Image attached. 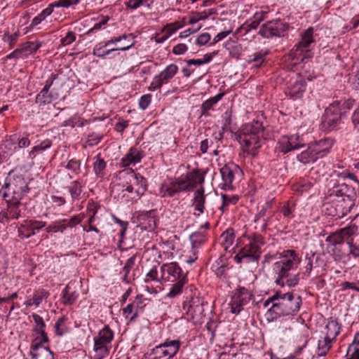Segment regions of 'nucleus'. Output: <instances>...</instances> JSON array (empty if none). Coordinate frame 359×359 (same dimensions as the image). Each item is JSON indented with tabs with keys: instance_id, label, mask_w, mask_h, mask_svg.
Wrapping results in <instances>:
<instances>
[{
	"instance_id": "obj_34",
	"label": "nucleus",
	"mask_w": 359,
	"mask_h": 359,
	"mask_svg": "<svg viewBox=\"0 0 359 359\" xmlns=\"http://www.w3.org/2000/svg\"><path fill=\"white\" fill-rule=\"evenodd\" d=\"M313 29L312 27H309L305 31L302 35L301 41L297 46V48L301 47H308L311 43L313 42Z\"/></svg>"
},
{
	"instance_id": "obj_5",
	"label": "nucleus",
	"mask_w": 359,
	"mask_h": 359,
	"mask_svg": "<svg viewBox=\"0 0 359 359\" xmlns=\"http://www.w3.org/2000/svg\"><path fill=\"white\" fill-rule=\"evenodd\" d=\"M261 125L259 122L243 126L237 134V140L241 145L245 146L248 151L255 154V150L259 145V134Z\"/></svg>"
},
{
	"instance_id": "obj_38",
	"label": "nucleus",
	"mask_w": 359,
	"mask_h": 359,
	"mask_svg": "<svg viewBox=\"0 0 359 359\" xmlns=\"http://www.w3.org/2000/svg\"><path fill=\"white\" fill-rule=\"evenodd\" d=\"M49 292L44 289H40L36 291L33 295V303L34 305L39 306L43 299H47Z\"/></svg>"
},
{
	"instance_id": "obj_43",
	"label": "nucleus",
	"mask_w": 359,
	"mask_h": 359,
	"mask_svg": "<svg viewBox=\"0 0 359 359\" xmlns=\"http://www.w3.org/2000/svg\"><path fill=\"white\" fill-rule=\"evenodd\" d=\"M184 283V278H179V280L172 286L170 291L168 292V296L170 297H173L178 294L181 292Z\"/></svg>"
},
{
	"instance_id": "obj_29",
	"label": "nucleus",
	"mask_w": 359,
	"mask_h": 359,
	"mask_svg": "<svg viewBox=\"0 0 359 359\" xmlns=\"http://www.w3.org/2000/svg\"><path fill=\"white\" fill-rule=\"evenodd\" d=\"M351 71L350 83L353 88L359 90V63H355Z\"/></svg>"
},
{
	"instance_id": "obj_4",
	"label": "nucleus",
	"mask_w": 359,
	"mask_h": 359,
	"mask_svg": "<svg viewBox=\"0 0 359 359\" xmlns=\"http://www.w3.org/2000/svg\"><path fill=\"white\" fill-rule=\"evenodd\" d=\"M272 304L269 311L278 315L289 316L294 315L300 308L302 304L301 297L299 295H294L287 292L285 294L276 293L264 303L267 306Z\"/></svg>"
},
{
	"instance_id": "obj_15",
	"label": "nucleus",
	"mask_w": 359,
	"mask_h": 359,
	"mask_svg": "<svg viewBox=\"0 0 359 359\" xmlns=\"http://www.w3.org/2000/svg\"><path fill=\"white\" fill-rule=\"evenodd\" d=\"M203 306L201 300H192L187 311L195 323H201L203 318Z\"/></svg>"
},
{
	"instance_id": "obj_20",
	"label": "nucleus",
	"mask_w": 359,
	"mask_h": 359,
	"mask_svg": "<svg viewBox=\"0 0 359 359\" xmlns=\"http://www.w3.org/2000/svg\"><path fill=\"white\" fill-rule=\"evenodd\" d=\"M235 234L231 229L226 230L220 236V243L225 251L231 252L233 251V243H234Z\"/></svg>"
},
{
	"instance_id": "obj_39",
	"label": "nucleus",
	"mask_w": 359,
	"mask_h": 359,
	"mask_svg": "<svg viewBox=\"0 0 359 359\" xmlns=\"http://www.w3.org/2000/svg\"><path fill=\"white\" fill-rule=\"evenodd\" d=\"M33 318L34 320V322L36 323V330L41 334L42 337H43V340L44 341H47V337L46 335L45 334V332L43 330V327L45 326V323L43 320V318L37 315V314H34L33 316Z\"/></svg>"
},
{
	"instance_id": "obj_21",
	"label": "nucleus",
	"mask_w": 359,
	"mask_h": 359,
	"mask_svg": "<svg viewBox=\"0 0 359 359\" xmlns=\"http://www.w3.org/2000/svg\"><path fill=\"white\" fill-rule=\"evenodd\" d=\"M142 153L135 148H131L128 154L121 159L123 166H128L131 164L135 165L139 163L142 158Z\"/></svg>"
},
{
	"instance_id": "obj_33",
	"label": "nucleus",
	"mask_w": 359,
	"mask_h": 359,
	"mask_svg": "<svg viewBox=\"0 0 359 359\" xmlns=\"http://www.w3.org/2000/svg\"><path fill=\"white\" fill-rule=\"evenodd\" d=\"M138 306L135 302L128 304L123 309V313L126 318L134 320L138 314Z\"/></svg>"
},
{
	"instance_id": "obj_55",
	"label": "nucleus",
	"mask_w": 359,
	"mask_h": 359,
	"mask_svg": "<svg viewBox=\"0 0 359 359\" xmlns=\"http://www.w3.org/2000/svg\"><path fill=\"white\" fill-rule=\"evenodd\" d=\"M66 168L68 170H72L73 172L76 173L80 170V163L76 160H69Z\"/></svg>"
},
{
	"instance_id": "obj_32",
	"label": "nucleus",
	"mask_w": 359,
	"mask_h": 359,
	"mask_svg": "<svg viewBox=\"0 0 359 359\" xmlns=\"http://www.w3.org/2000/svg\"><path fill=\"white\" fill-rule=\"evenodd\" d=\"M204 201H205V196H204L203 189H198L195 192V196H194V205L195 206V209L200 211L201 212H203Z\"/></svg>"
},
{
	"instance_id": "obj_10",
	"label": "nucleus",
	"mask_w": 359,
	"mask_h": 359,
	"mask_svg": "<svg viewBox=\"0 0 359 359\" xmlns=\"http://www.w3.org/2000/svg\"><path fill=\"white\" fill-rule=\"evenodd\" d=\"M161 278L166 281H175L181 278L180 269L176 263L172 262L163 264L160 269Z\"/></svg>"
},
{
	"instance_id": "obj_8",
	"label": "nucleus",
	"mask_w": 359,
	"mask_h": 359,
	"mask_svg": "<svg viewBox=\"0 0 359 359\" xmlns=\"http://www.w3.org/2000/svg\"><path fill=\"white\" fill-rule=\"evenodd\" d=\"M179 348L180 342L176 340L160 344L152 351L153 359H161L163 357L172 358L177 353Z\"/></svg>"
},
{
	"instance_id": "obj_53",
	"label": "nucleus",
	"mask_w": 359,
	"mask_h": 359,
	"mask_svg": "<svg viewBox=\"0 0 359 359\" xmlns=\"http://www.w3.org/2000/svg\"><path fill=\"white\" fill-rule=\"evenodd\" d=\"M128 38H132L133 40L134 39V37H133L132 34H128V35L127 34H123L121 36H119L118 37H115V38H113V39L109 40L108 41L106 42V43L104 46V47H107V46H109L111 44L116 43L121 41V40H126Z\"/></svg>"
},
{
	"instance_id": "obj_64",
	"label": "nucleus",
	"mask_w": 359,
	"mask_h": 359,
	"mask_svg": "<svg viewBox=\"0 0 359 359\" xmlns=\"http://www.w3.org/2000/svg\"><path fill=\"white\" fill-rule=\"evenodd\" d=\"M18 36V34L14 33L11 35H5L4 39L5 41H7L11 46H12L17 41Z\"/></svg>"
},
{
	"instance_id": "obj_13",
	"label": "nucleus",
	"mask_w": 359,
	"mask_h": 359,
	"mask_svg": "<svg viewBox=\"0 0 359 359\" xmlns=\"http://www.w3.org/2000/svg\"><path fill=\"white\" fill-rule=\"evenodd\" d=\"M259 247L255 243H251L248 248H243L235 256L237 263H241L243 259H257L259 257Z\"/></svg>"
},
{
	"instance_id": "obj_31",
	"label": "nucleus",
	"mask_w": 359,
	"mask_h": 359,
	"mask_svg": "<svg viewBox=\"0 0 359 359\" xmlns=\"http://www.w3.org/2000/svg\"><path fill=\"white\" fill-rule=\"evenodd\" d=\"M153 0H128L125 3L127 8L135 10L140 6L149 8Z\"/></svg>"
},
{
	"instance_id": "obj_17",
	"label": "nucleus",
	"mask_w": 359,
	"mask_h": 359,
	"mask_svg": "<svg viewBox=\"0 0 359 359\" xmlns=\"http://www.w3.org/2000/svg\"><path fill=\"white\" fill-rule=\"evenodd\" d=\"M321 149L317 146H311L297 156L298 161L303 164H309L315 162L318 158V155L321 153Z\"/></svg>"
},
{
	"instance_id": "obj_23",
	"label": "nucleus",
	"mask_w": 359,
	"mask_h": 359,
	"mask_svg": "<svg viewBox=\"0 0 359 359\" xmlns=\"http://www.w3.org/2000/svg\"><path fill=\"white\" fill-rule=\"evenodd\" d=\"M32 359H53V354L50 349L43 346L35 345L30 352Z\"/></svg>"
},
{
	"instance_id": "obj_59",
	"label": "nucleus",
	"mask_w": 359,
	"mask_h": 359,
	"mask_svg": "<svg viewBox=\"0 0 359 359\" xmlns=\"http://www.w3.org/2000/svg\"><path fill=\"white\" fill-rule=\"evenodd\" d=\"M232 32V29H229V30L221 32L218 33L213 39L212 44H215L222 39L226 37L229 34H230Z\"/></svg>"
},
{
	"instance_id": "obj_24",
	"label": "nucleus",
	"mask_w": 359,
	"mask_h": 359,
	"mask_svg": "<svg viewBox=\"0 0 359 359\" xmlns=\"http://www.w3.org/2000/svg\"><path fill=\"white\" fill-rule=\"evenodd\" d=\"M339 325L338 323L335 320H330L327 323L325 330L324 334L325 337L328 341L334 340L336 337L339 333Z\"/></svg>"
},
{
	"instance_id": "obj_25",
	"label": "nucleus",
	"mask_w": 359,
	"mask_h": 359,
	"mask_svg": "<svg viewBox=\"0 0 359 359\" xmlns=\"http://www.w3.org/2000/svg\"><path fill=\"white\" fill-rule=\"evenodd\" d=\"M180 191H182V189H177L174 182H172V180H165L160 187V194L163 197H170Z\"/></svg>"
},
{
	"instance_id": "obj_46",
	"label": "nucleus",
	"mask_w": 359,
	"mask_h": 359,
	"mask_svg": "<svg viewBox=\"0 0 359 359\" xmlns=\"http://www.w3.org/2000/svg\"><path fill=\"white\" fill-rule=\"evenodd\" d=\"M222 200H223V203H222V205L220 207V209L224 211V208L225 207L229 205L230 204H235L238 200V197L236 195H233V196H227V195H222Z\"/></svg>"
},
{
	"instance_id": "obj_48",
	"label": "nucleus",
	"mask_w": 359,
	"mask_h": 359,
	"mask_svg": "<svg viewBox=\"0 0 359 359\" xmlns=\"http://www.w3.org/2000/svg\"><path fill=\"white\" fill-rule=\"evenodd\" d=\"M190 240L192 244V250H196V248L200 246L203 242V236L198 233L191 234L190 236Z\"/></svg>"
},
{
	"instance_id": "obj_51",
	"label": "nucleus",
	"mask_w": 359,
	"mask_h": 359,
	"mask_svg": "<svg viewBox=\"0 0 359 359\" xmlns=\"http://www.w3.org/2000/svg\"><path fill=\"white\" fill-rule=\"evenodd\" d=\"M212 57V54H205L204 56H203V60H187V64L188 65H203L205 63H207L208 62H210L211 60Z\"/></svg>"
},
{
	"instance_id": "obj_54",
	"label": "nucleus",
	"mask_w": 359,
	"mask_h": 359,
	"mask_svg": "<svg viewBox=\"0 0 359 359\" xmlns=\"http://www.w3.org/2000/svg\"><path fill=\"white\" fill-rule=\"evenodd\" d=\"M346 359H359V348H356L355 346L351 345L348 347Z\"/></svg>"
},
{
	"instance_id": "obj_56",
	"label": "nucleus",
	"mask_w": 359,
	"mask_h": 359,
	"mask_svg": "<svg viewBox=\"0 0 359 359\" xmlns=\"http://www.w3.org/2000/svg\"><path fill=\"white\" fill-rule=\"evenodd\" d=\"M76 39L74 34L72 32H69L66 36L61 39V44L62 46H67L74 42Z\"/></svg>"
},
{
	"instance_id": "obj_19",
	"label": "nucleus",
	"mask_w": 359,
	"mask_h": 359,
	"mask_svg": "<svg viewBox=\"0 0 359 359\" xmlns=\"http://www.w3.org/2000/svg\"><path fill=\"white\" fill-rule=\"evenodd\" d=\"M55 79V76L51 75L50 77L46 81V84L43 87V88L41 90L40 93L37 95L36 97V101L39 104H50L53 97V96L48 93L49 88L53 84V82Z\"/></svg>"
},
{
	"instance_id": "obj_47",
	"label": "nucleus",
	"mask_w": 359,
	"mask_h": 359,
	"mask_svg": "<svg viewBox=\"0 0 359 359\" xmlns=\"http://www.w3.org/2000/svg\"><path fill=\"white\" fill-rule=\"evenodd\" d=\"M357 231V228L355 226H349L345 228L341 229L339 232L341 236L342 240H344L346 237H350L353 236Z\"/></svg>"
},
{
	"instance_id": "obj_57",
	"label": "nucleus",
	"mask_w": 359,
	"mask_h": 359,
	"mask_svg": "<svg viewBox=\"0 0 359 359\" xmlns=\"http://www.w3.org/2000/svg\"><path fill=\"white\" fill-rule=\"evenodd\" d=\"M151 100V97L150 95H143L140 101H139V105L141 109H145L147 108V107L149 105Z\"/></svg>"
},
{
	"instance_id": "obj_58",
	"label": "nucleus",
	"mask_w": 359,
	"mask_h": 359,
	"mask_svg": "<svg viewBox=\"0 0 359 359\" xmlns=\"http://www.w3.org/2000/svg\"><path fill=\"white\" fill-rule=\"evenodd\" d=\"M271 202H267L265 204L261 205L259 207L260 210L259 212L255 215V221L257 222L260 217H263L265 215L266 210L271 207Z\"/></svg>"
},
{
	"instance_id": "obj_35",
	"label": "nucleus",
	"mask_w": 359,
	"mask_h": 359,
	"mask_svg": "<svg viewBox=\"0 0 359 359\" xmlns=\"http://www.w3.org/2000/svg\"><path fill=\"white\" fill-rule=\"evenodd\" d=\"M291 330L290 322L286 320H280L277 328V332L281 337H286L290 333Z\"/></svg>"
},
{
	"instance_id": "obj_27",
	"label": "nucleus",
	"mask_w": 359,
	"mask_h": 359,
	"mask_svg": "<svg viewBox=\"0 0 359 359\" xmlns=\"http://www.w3.org/2000/svg\"><path fill=\"white\" fill-rule=\"evenodd\" d=\"M8 204V215L11 219H18L20 216V210H19L20 201L15 198H5Z\"/></svg>"
},
{
	"instance_id": "obj_11",
	"label": "nucleus",
	"mask_w": 359,
	"mask_h": 359,
	"mask_svg": "<svg viewBox=\"0 0 359 359\" xmlns=\"http://www.w3.org/2000/svg\"><path fill=\"white\" fill-rule=\"evenodd\" d=\"M178 71L177 65L171 64L166 67L158 76H156L151 83L153 89L159 88L163 83L168 79L172 78Z\"/></svg>"
},
{
	"instance_id": "obj_61",
	"label": "nucleus",
	"mask_w": 359,
	"mask_h": 359,
	"mask_svg": "<svg viewBox=\"0 0 359 359\" xmlns=\"http://www.w3.org/2000/svg\"><path fill=\"white\" fill-rule=\"evenodd\" d=\"M105 162L101 159L97 158L96 161L94 163V170L97 174L101 172L105 168Z\"/></svg>"
},
{
	"instance_id": "obj_26",
	"label": "nucleus",
	"mask_w": 359,
	"mask_h": 359,
	"mask_svg": "<svg viewBox=\"0 0 359 359\" xmlns=\"http://www.w3.org/2000/svg\"><path fill=\"white\" fill-rule=\"evenodd\" d=\"M278 21H269L263 25L259 30V34L266 38L276 36L278 34V29L276 25Z\"/></svg>"
},
{
	"instance_id": "obj_14",
	"label": "nucleus",
	"mask_w": 359,
	"mask_h": 359,
	"mask_svg": "<svg viewBox=\"0 0 359 359\" xmlns=\"http://www.w3.org/2000/svg\"><path fill=\"white\" fill-rule=\"evenodd\" d=\"M299 139L298 135L283 137L280 142V150L285 154L303 147L304 144L299 142Z\"/></svg>"
},
{
	"instance_id": "obj_2",
	"label": "nucleus",
	"mask_w": 359,
	"mask_h": 359,
	"mask_svg": "<svg viewBox=\"0 0 359 359\" xmlns=\"http://www.w3.org/2000/svg\"><path fill=\"white\" fill-rule=\"evenodd\" d=\"M123 183L111 187V195L121 202H137L147 189V181L144 177L137 175L133 170L123 171Z\"/></svg>"
},
{
	"instance_id": "obj_1",
	"label": "nucleus",
	"mask_w": 359,
	"mask_h": 359,
	"mask_svg": "<svg viewBox=\"0 0 359 359\" xmlns=\"http://www.w3.org/2000/svg\"><path fill=\"white\" fill-rule=\"evenodd\" d=\"M300 262L301 257L292 250L265 257V262L277 276L276 283L281 285L286 284L290 287L295 286L299 282L297 269Z\"/></svg>"
},
{
	"instance_id": "obj_50",
	"label": "nucleus",
	"mask_w": 359,
	"mask_h": 359,
	"mask_svg": "<svg viewBox=\"0 0 359 359\" xmlns=\"http://www.w3.org/2000/svg\"><path fill=\"white\" fill-rule=\"evenodd\" d=\"M222 97V95L221 94H219V95H217L216 96L209 99L208 100L205 101L203 104H202V108L204 111H207V110H209L210 109H211V107H212L213 104H216Z\"/></svg>"
},
{
	"instance_id": "obj_6",
	"label": "nucleus",
	"mask_w": 359,
	"mask_h": 359,
	"mask_svg": "<svg viewBox=\"0 0 359 359\" xmlns=\"http://www.w3.org/2000/svg\"><path fill=\"white\" fill-rule=\"evenodd\" d=\"M113 337L114 333L108 326H104L99 332L98 337L94 341L93 359H102L108 354Z\"/></svg>"
},
{
	"instance_id": "obj_40",
	"label": "nucleus",
	"mask_w": 359,
	"mask_h": 359,
	"mask_svg": "<svg viewBox=\"0 0 359 359\" xmlns=\"http://www.w3.org/2000/svg\"><path fill=\"white\" fill-rule=\"evenodd\" d=\"M359 233H357L352 238L351 242L348 243L349 245V252L354 257H359Z\"/></svg>"
},
{
	"instance_id": "obj_52",
	"label": "nucleus",
	"mask_w": 359,
	"mask_h": 359,
	"mask_svg": "<svg viewBox=\"0 0 359 359\" xmlns=\"http://www.w3.org/2000/svg\"><path fill=\"white\" fill-rule=\"evenodd\" d=\"M317 145H318V148H320L322 150L321 153L322 152L326 153V152L329 151V150L331 147L332 143L328 140H320L318 143H316L313 146H317Z\"/></svg>"
},
{
	"instance_id": "obj_42",
	"label": "nucleus",
	"mask_w": 359,
	"mask_h": 359,
	"mask_svg": "<svg viewBox=\"0 0 359 359\" xmlns=\"http://www.w3.org/2000/svg\"><path fill=\"white\" fill-rule=\"evenodd\" d=\"M69 285H67L63 292V302L65 304H72L76 299L77 295L74 292H69Z\"/></svg>"
},
{
	"instance_id": "obj_62",
	"label": "nucleus",
	"mask_w": 359,
	"mask_h": 359,
	"mask_svg": "<svg viewBox=\"0 0 359 359\" xmlns=\"http://www.w3.org/2000/svg\"><path fill=\"white\" fill-rule=\"evenodd\" d=\"M187 50V46L184 43H179L173 47L172 53L175 55H182Z\"/></svg>"
},
{
	"instance_id": "obj_45",
	"label": "nucleus",
	"mask_w": 359,
	"mask_h": 359,
	"mask_svg": "<svg viewBox=\"0 0 359 359\" xmlns=\"http://www.w3.org/2000/svg\"><path fill=\"white\" fill-rule=\"evenodd\" d=\"M52 10L50 8H46L43 10L39 15L34 18L32 21L31 26H36L42 22L46 16L50 15Z\"/></svg>"
},
{
	"instance_id": "obj_60",
	"label": "nucleus",
	"mask_w": 359,
	"mask_h": 359,
	"mask_svg": "<svg viewBox=\"0 0 359 359\" xmlns=\"http://www.w3.org/2000/svg\"><path fill=\"white\" fill-rule=\"evenodd\" d=\"M210 39V35L208 33H203L196 39L197 44L203 46L206 44Z\"/></svg>"
},
{
	"instance_id": "obj_9",
	"label": "nucleus",
	"mask_w": 359,
	"mask_h": 359,
	"mask_svg": "<svg viewBox=\"0 0 359 359\" xmlns=\"http://www.w3.org/2000/svg\"><path fill=\"white\" fill-rule=\"evenodd\" d=\"M252 297V293L245 288H240L233 294L231 302V309L233 313L241 311V307L247 304Z\"/></svg>"
},
{
	"instance_id": "obj_44",
	"label": "nucleus",
	"mask_w": 359,
	"mask_h": 359,
	"mask_svg": "<svg viewBox=\"0 0 359 359\" xmlns=\"http://www.w3.org/2000/svg\"><path fill=\"white\" fill-rule=\"evenodd\" d=\"M65 318H60L57 320L55 325L56 334L59 336H62L63 334L67 332V327L65 324Z\"/></svg>"
},
{
	"instance_id": "obj_37",
	"label": "nucleus",
	"mask_w": 359,
	"mask_h": 359,
	"mask_svg": "<svg viewBox=\"0 0 359 359\" xmlns=\"http://www.w3.org/2000/svg\"><path fill=\"white\" fill-rule=\"evenodd\" d=\"M174 24H168L162 29V32H165V35L157 40V42L162 43L168 39L173 33H175L178 29L184 27L183 24L180 25L175 29H170Z\"/></svg>"
},
{
	"instance_id": "obj_30",
	"label": "nucleus",
	"mask_w": 359,
	"mask_h": 359,
	"mask_svg": "<svg viewBox=\"0 0 359 359\" xmlns=\"http://www.w3.org/2000/svg\"><path fill=\"white\" fill-rule=\"evenodd\" d=\"M319 259V257L313 254L310 257H306L305 259L306 264L304 267V274L309 276L312 269L316 267V264Z\"/></svg>"
},
{
	"instance_id": "obj_36",
	"label": "nucleus",
	"mask_w": 359,
	"mask_h": 359,
	"mask_svg": "<svg viewBox=\"0 0 359 359\" xmlns=\"http://www.w3.org/2000/svg\"><path fill=\"white\" fill-rule=\"evenodd\" d=\"M332 341H328L324 337L323 340H320L318 346V355L319 356H324L326 355L327 351L331 348V342Z\"/></svg>"
},
{
	"instance_id": "obj_12",
	"label": "nucleus",
	"mask_w": 359,
	"mask_h": 359,
	"mask_svg": "<svg viewBox=\"0 0 359 359\" xmlns=\"http://www.w3.org/2000/svg\"><path fill=\"white\" fill-rule=\"evenodd\" d=\"M40 47L38 42H26L20 46L19 48L15 49L13 52L6 56L7 59L13 57H19L22 56H27L36 52Z\"/></svg>"
},
{
	"instance_id": "obj_22",
	"label": "nucleus",
	"mask_w": 359,
	"mask_h": 359,
	"mask_svg": "<svg viewBox=\"0 0 359 359\" xmlns=\"http://www.w3.org/2000/svg\"><path fill=\"white\" fill-rule=\"evenodd\" d=\"M306 90V82L299 79L292 83L288 88V94L294 99L302 97Z\"/></svg>"
},
{
	"instance_id": "obj_18",
	"label": "nucleus",
	"mask_w": 359,
	"mask_h": 359,
	"mask_svg": "<svg viewBox=\"0 0 359 359\" xmlns=\"http://www.w3.org/2000/svg\"><path fill=\"white\" fill-rule=\"evenodd\" d=\"M197 175L194 173H188L185 177H182L175 180H172L177 189H182V191L189 190L194 186L196 182Z\"/></svg>"
},
{
	"instance_id": "obj_28",
	"label": "nucleus",
	"mask_w": 359,
	"mask_h": 359,
	"mask_svg": "<svg viewBox=\"0 0 359 359\" xmlns=\"http://www.w3.org/2000/svg\"><path fill=\"white\" fill-rule=\"evenodd\" d=\"M134 45V41H130L125 45V46H121L118 47L116 48H111L109 49L105 52H103V53H99L100 50H102V47H95L93 50V55L98 57H102L106 55H109L111 52L115 50H126L130 48Z\"/></svg>"
},
{
	"instance_id": "obj_63",
	"label": "nucleus",
	"mask_w": 359,
	"mask_h": 359,
	"mask_svg": "<svg viewBox=\"0 0 359 359\" xmlns=\"http://www.w3.org/2000/svg\"><path fill=\"white\" fill-rule=\"evenodd\" d=\"M79 2V0H60L58 1L57 6L64 8H68L72 5H75Z\"/></svg>"
},
{
	"instance_id": "obj_49",
	"label": "nucleus",
	"mask_w": 359,
	"mask_h": 359,
	"mask_svg": "<svg viewBox=\"0 0 359 359\" xmlns=\"http://www.w3.org/2000/svg\"><path fill=\"white\" fill-rule=\"evenodd\" d=\"M326 242L331 245H337L342 243L343 240L339 231H337L326 238Z\"/></svg>"
},
{
	"instance_id": "obj_7",
	"label": "nucleus",
	"mask_w": 359,
	"mask_h": 359,
	"mask_svg": "<svg viewBox=\"0 0 359 359\" xmlns=\"http://www.w3.org/2000/svg\"><path fill=\"white\" fill-rule=\"evenodd\" d=\"M6 189L0 190V195L4 198H9L10 191H12L13 196L17 200H21L25 193L27 192L28 187L25 179L20 176H15L8 183L5 184Z\"/></svg>"
},
{
	"instance_id": "obj_16",
	"label": "nucleus",
	"mask_w": 359,
	"mask_h": 359,
	"mask_svg": "<svg viewBox=\"0 0 359 359\" xmlns=\"http://www.w3.org/2000/svg\"><path fill=\"white\" fill-rule=\"evenodd\" d=\"M238 171V169L235 166L225 165L220 169L223 184L222 188L224 189H232L233 181L234 180L235 172Z\"/></svg>"
},
{
	"instance_id": "obj_3",
	"label": "nucleus",
	"mask_w": 359,
	"mask_h": 359,
	"mask_svg": "<svg viewBox=\"0 0 359 359\" xmlns=\"http://www.w3.org/2000/svg\"><path fill=\"white\" fill-rule=\"evenodd\" d=\"M354 205L355 201L352 197L337 191L326 198L323 203V212L329 216L340 219L346 216Z\"/></svg>"
},
{
	"instance_id": "obj_41",
	"label": "nucleus",
	"mask_w": 359,
	"mask_h": 359,
	"mask_svg": "<svg viewBox=\"0 0 359 359\" xmlns=\"http://www.w3.org/2000/svg\"><path fill=\"white\" fill-rule=\"evenodd\" d=\"M325 120L330 126H335L340 121L339 114H332L330 109H327L325 113Z\"/></svg>"
}]
</instances>
